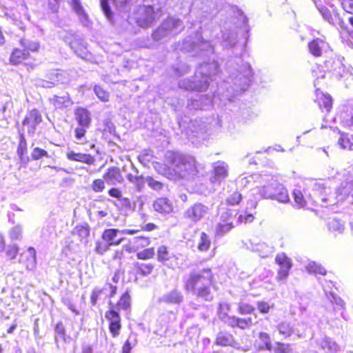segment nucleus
<instances>
[{"label": "nucleus", "mask_w": 353, "mask_h": 353, "mask_svg": "<svg viewBox=\"0 0 353 353\" xmlns=\"http://www.w3.org/2000/svg\"><path fill=\"white\" fill-rule=\"evenodd\" d=\"M120 232V230L114 228L105 229L101 234V239L108 243L110 246H117L124 240L123 237L119 238Z\"/></svg>", "instance_id": "aec40b11"}, {"label": "nucleus", "mask_w": 353, "mask_h": 353, "mask_svg": "<svg viewBox=\"0 0 353 353\" xmlns=\"http://www.w3.org/2000/svg\"><path fill=\"white\" fill-rule=\"evenodd\" d=\"M213 171L210 181L212 183H220L228 174V165L224 161H217L212 164Z\"/></svg>", "instance_id": "ddd939ff"}, {"label": "nucleus", "mask_w": 353, "mask_h": 353, "mask_svg": "<svg viewBox=\"0 0 353 353\" xmlns=\"http://www.w3.org/2000/svg\"><path fill=\"white\" fill-rule=\"evenodd\" d=\"M216 344L221 346H235V341L231 334L220 332L216 339Z\"/></svg>", "instance_id": "bb28decb"}, {"label": "nucleus", "mask_w": 353, "mask_h": 353, "mask_svg": "<svg viewBox=\"0 0 353 353\" xmlns=\"http://www.w3.org/2000/svg\"><path fill=\"white\" fill-rule=\"evenodd\" d=\"M115 205L125 212L134 210V203H132L128 198L121 196L117 200V203Z\"/></svg>", "instance_id": "58836bf2"}, {"label": "nucleus", "mask_w": 353, "mask_h": 353, "mask_svg": "<svg viewBox=\"0 0 353 353\" xmlns=\"http://www.w3.org/2000/svg\"><path fill=\"white\" fill-rule=\"evenodd\" d=\"M130 306L131 298L128 291L122 294L116 304H113L111 301L109 302V307L114 308L118 312L120 310L128 311L130 309Z\"/></svg>", "instance_id": "393cba45"}, {"label": "nucleus", "mask_w": 353, "mask_h": 353, "mask_svg": "<svg viewBox=\"0 0 353 353\" xmlns=\"http://www.w3.org/2000/svg\"><path fill=\"white\" fill-rule=\"evenodd\" d=\"M319 344L323 350L327 352H336L339 350V347L336 342L327 336L322 338L319 341Z\"/></svg>", "instance_id": "c85d7f7f"}, {"label": "nucleus", "mask_w": 353, "mask_h": 353, "mask_svg": "<svg viewBox=\"0 0 353 353\" xmlns=\"http://www.w3.org/2000/svg\"><path fill=\"white\" fill-rule=\"evenodd\" d=\"M211 208L201 202H196L187 208L183 216L191 223H196L204 219L210 212Z\"/></svg>", "instance_id": "1a4fd4ad"}, {"label": "nucleus", "mask_w": 353, "mask_h": 353, "mask_svg": "<svg viewBox=\"0 0 353 353\" xmlns=\"http://www.w3.org/2000/svg\"><path fill=\"white\" fill-rule=\"evenodd\" d=\"M70 5L74 12L78 16V18L81 24L86 27L89 26V17L85 12L80 0H71Z\"/></svg>", "instance_id": "4be33fe9"}, {"label": "nucleus", "mask_w": 353, "mask_h": 353, "mask_svg": "<svg viewBox=\"0 0 353 353\" xmlns=\"http://www.w3.org/2000/svg\"><path fill=\"white\" fill-rule=\"evenodd\" d=\"M306 270L310 273L319 274L321 275H325L327 272L325 269L321 264L314 261L310 262L306 266Z\"/></svg>", "instance_id": "a19ab883"}, {"label": "nucleus", "mask_w": 353, "mask_h": 353, "mask_svg": "<svg viewBox=\"0 0 353 353\" xmlns=\"http://www.w3.org/2000/svg\"><path fill=\"white\" fill-rule=\"evenodd\" d=\"M184 28L181 20L168 17L153 32L152 37L154 41L163 42L181 32Z\"/></svg>", "instance_id": "423d86ee"}, {"label": "nucleus", "mask_w": 353, "mask_h": 353, "mask_svg": "<svg viewBox=\"0 0 353 353\" xmlns=\"http://www.w3.org/2000/svg\"><path fill=\"white\" fill-rule=\"evenodd\" d=\"M248 250L256 252L262 258H266L274 252V248L265 242L254 243L252 241L246 244Z\"/></svg>", "instance_id": "f3484780"}, {"label": "nucleus", "mask_w": 353, "mask_h": 353, "mask_svg": "<svg viewBox=\"0 0 353 353\" xmlns=\"http://www.w3.org/2000/svg\"><path fill=\"white\" fill-rule=\"evenodd\" d=\"M31 157L33 160H39L43 157H49V155L45 150L37 147L32 149Z\"/></svg>", "instance_id": "13d9d810"}, {"label": "nucleus", "mask_w": 353, "mask_h": 353, "mask_svg": "<svg viewBox=\"0 0 353 353\" xmlns=\"http://www.w3.org/2000/svg\"><path fill=\"white\" fill-rule=\"evenodd\" d=\"M74 232L81 240L87 239L90 234V230L88 226L78 225L74 228Z\"/></svg>", "instance_id": "680f3d73"}, {"label": "nucleus", "mask_w": 353, "mask_h": 353, "mask_svg": "<svg viewBox=\"0 0 353 353\" xmlns=\"http://www.w3.org/2000/svg\"><path fill=\"white\" fill-rule=\"evenodd\" d=\"M68 160L79 161L86 163L88 165H92L94 163V158L89 154L76 153L74 151L68 152L66 154Z\"/></svg>", "instance_id": "a878e982"}, {"label": "nucleus", "mask_w": 353, "mask_h": 353, "mask_svg": "<svg viewBox=\"0 0 353 353\" xmlns=\"http://www.w3.org/2000/svg\"><path fill=\"white\" fill-rule=\"evenodd\" d=\"M233 65L232 62L228 63L229 77L218 85L214 99L218 96L222 101H232L236 95L248 89L252 77L250 65L243 63L240 58L236 65Z\"/></svg>", "instance_id": "f03ea898"}, {"label": "nucleus", "mask_w": 353, "mask_h": 353, "mask_svg": "<svg viewBox=\"0 0 353 353\" xmlns=\"http://www.w3.org/2000/svg\"><path fill=\"white\" fill-rule=\"evenodd\" d=\"M104 294V290L103 288H95L91 294L90 297V302L92 305H95L97 303L98 299L100 298V296Z\"/></svg>", "instance_id": "338daca9"}, {"label": "nucleus", "mask_w": 353, "mask_h": 353, "mask_svg": "<svg viewBox=\"0 0 353 353\" xmlns=\"http://www.w3.org/2000/svg\"><path fill=\"white\" fill-rule=\"evenodd\" d=\"M41 121L42 118L41 114L37 110L34 109L26 115L23 121V125L28 126V134L33 136L35 132L36 127Z\"/></svg>", "instance_id": "a211bd4d"}, {"label": "nucleus", "mask_w": 353, "mask_h": 353, "mask_svg": "<svg viewBox=\"0 0 353 353\" xmlns=\"http://www.w3.org/2000/svg\"><path fill=\"white\" fill-rule=\"evenodd\" d=\"M27 152V142L25 139L24 134L22 133L20 134L19 143L17 148V154L19 157L21 161H25V159L28 160V157H26Z\"/></svg>", "instance_id": "2f4dec72"}, {"label": "nucleus", "mask_w": 353, "mask_h": 353, "mask_svg": "<svg viewBox=\"0 0 353 353\" xmlns=\"http://www.w3.org/2000/svg\"><path fill=\"white\" fill-rule=\"evenodd\" d=\"M152 205L155 212L163 215L169 214L173 211L172 202L166 197L157 199Z\"/></svg>", "instance_id": "412c9836"}, {"label": "nucleus", "mask_w": 353, "mask_h": 353, "mask_svg": "<svg viewBox=\"0 0 353 353\" xmlns=\"http://www.w3.org/2000/svg\"><path fill=\"white\" fill-rule=\"evenodd\" d=\"M310 52L314 57H320L328 48V44L322 39H316L308 44Z\"/></svg>", "instance_id": "b1692460"}, {"label": "nucleus", "mask_w": 353, "mask_h": 353, "mask_svg": "<svg viewBox=\"0 0 353 353\" xmlns=\"http://www.w3.org/2000/svg\"><path fill=\"white\" fill-rule=\"evenodd\" d=\"M110 245L105 241H98L95 243L94 251L97 254L103 255L106 252H108Z\"/></svg>", "instance_id": "603ef678"}, {"label": "nucleus", "mask_w": 353, "mask_h": 353, "mask_svg": "<svg viewBox=\"0 0 353 353\" xmlns=\"http://www.w3.org/2000/svg\"><path fill=\"white\" fill-rule=\"evenodd\" d=\"M88 128L83 126L77 127L74 130L75 139L79 143H83L85 140V134Z\"/></svg>", "instance_id": "052dcab7"}, {"label": "nucleus", "mask_w": 353, "mask_h": 353, "mask_svg": "<svg viewBox=\"0 0 353 353\" xmlns=\"http://www.w3.org/2000/svg\"><path fill=\"white\" fill-rule=\"evenodd\" d=\"M172 254L165 246L161 245L159 247L157 250V259L163 263L167 259H169Z\"/></svg>", "instance_id": "5fc2aeb1"}, {"label": "nucleus", "mask_w": 353, "mask_h": 353, "mask_svg": "<svg viewBox=\"0 0 353 353\" xmlns=\"http://www.w3.org/2000/svg\"><path fill=\"white\" fill-rule=\"evenodd\" d=\"M29 53L26 50L16 48L12 52L10 61L12 64L17 65L21 63L24 59H27Z\"/></svg>", "instance_id": "c756f323"}, {"label": "nucleus", "mask_w": 353, "mask_h": 353, "mask_svg": "<svg viewBox=\"0 0 353 353\" xmlns=\"http://www.w3.org/2000/svg\"><path fill=\"white\" fill-rule=\"evenodd\" d=\"M117 10L120 12L128 13L132 6V0H112Z\"/></svg>", "instance_id": "4c0bfd02"}, {"label": "nucleus", "mask_w": 353, "mask_h": 353, "mask_svg": "<svg viewBox=\"0 0 353 353\" xmlns=\"http://www.w3.org/2000/svg\"><path fill=\"white\" fill-rule=\"evenodd\" d=\"M341 123L345 127L353 130V111L350 114L346 112L342 113L340 117Z\"/></svg>", "instance_id": "a18cd8bd"}, {"label": "nucleus", "mask_w": 353, "mask_h": 353, "mask_svg": "<svg viewBox=\"0 0 353 353\" xmlns=\"http://www.w3.org/2000/svg\"><path fill=\"white\" fill-rule=\"evenodd\" d=\"M100 3L103 14L110 21H112L113 19L114 14L111 10L109 0H100Z\"/></svg>", "instance_id": "3c124183"}, {"label": "nucleus", "mask_w": 353, "mask_h": 353, "mask_svg": "<svg viewBox=\"0 0 353 353\" xmlns=\"http://www.w3.org/2000/svg\"><path fill=\"white\" fill-rule=\"evenodd\" d=\"M134 18L139 27L147 28L155 21L157 13L152 6L142 5L134 11Z\"/></svg>", "instance_id": "0eeeda50"}, {"label": "nucleus", "mask_w": 353, "mask_h": 353, "mask_svg": "<svg viewBox=\"0 0 353 353\" xmlns=\"http://www.w3.org/2000/svg\"><path fill=\"white\" fill-rule=\"evenodd\" d=\"M293 197L294 202L299 205V208L304 207L306 205L307 201H311V199H308V197L305 196L304 189L303 190L295 189L293 191Z\"/></svg>", "instance_id": "72a5a7b5"}, {"label": "nucleus", "mask_w": 353, "mask_h": 353, "mask_svg": "<svg viewBox=\"0 0 353 353\" xmlns=\"http://www.w3.org/2000/svg\"><path fill=\"white\" fill-rule=\"evenodd\" d=\"M263 174H254L248 176L240 177L238 179L237 183L242 187L248 186L250 183L254 181L255 180H258L259 183H260V179L257 176H261Z\"/></svg>", "instance_id": "de8ad7c7"}, {"label": "nucleus", "mask_w": 353, "mask_h": 353, "mask_svg": "<svg viewBox=\"0 0 353 353\" xmlns=\"http://www.w3.org/2000/svg\"><path fill=\"white\" fill-rule=\"evenodd\" d=\"M324 65L327 71L332 74L337 79L343 77L347 73V70L343 63L342 59L340 57H335L331 58L325 61Z\"/></svg>", "instance_id": "9b49d317"}, {"label": "nucleus", "mask_w": 353, "mask_h": 353, "mask_svg": "<svg viewBox=\"0 0 353 353\" xmlns=\"http://www.w3.org/2000/svg\"><path fill=\"white\" fill-rule=\"evenodd\" d=\"M179 261L180 259L176 254H172L169 259H167L163 264L170 268L175 269L176 268H179L181 265Z\"/></svg>", "instance_id": "8fccbe9b"}, {"label": "nucleus", "mask_w": 353, "mask_h": 353, "mask_svg": "<svg viewBox=\"0 0 353 353\" xmlns=\"http://www.w3.org/2000/svg\"><path fill=\"white\" fill-rule=\"evenodd\" d=\"M28 254V259L27 261L26 268L27 269L32 270L35 267L36 265V251L35 250L30 247L27 250Z\"/></svg>", "instance_id": "09e8293b"}, {"label": "nucleus", "mask_w": 353, "mask_h": 353, "mask_svg": "<svg viewBox=\"0 0 353 353\" xmlns=\"http://www.w3.org/2000/svg\"><path fill=\"white\" fill-rule=\"evenodd\" d=\"M214 281V274L211 268H204L191 271L186 278L183 279V288L191 292L197 299L204 301H212L213 294L211 286Z\"/></svg>", "instance_id": "7ed1b4c3"}, {"label": "nucleus", "mask_w": 353, "mask_h": 353, "mask_svg": "<svg viewBox=\"0 0 353 353\" xmlns=\"http://www.w3.org/2000/svg\"><path fill=\"white\" fill-rule=\"evenodd\" d=\"M105 319L109 322V330L112 337H117L121 329V316L114 308L109 307L105 314Z\"/></svg>", "instance_id": "f8f14e48"}, {"label": "nucleus", "mask_w": 353, "mask_h": 353, "mask_svg": "<svg viewBox=\"0 0 353 353\" xmlns=\"http://www.w3.org/2000/svg\"><path fill=\"white\" fill-rule=\"evenodd\" d=\"M259 339L263 343L264 347H261V350H267L269 351L272 350V343L270 337L268 334L265 332H260L259 336Z\"/></svg>", "instance_id": "6e6d98bb"}, {"label": "nucleus", "mask_w": 353, "mask_h": 353, "mask_svg": "<svg viewBox=\"0 0 353 353\" xmlns=\"http://www.w3.org/2000/svg\"><path fill=\"white\" fill-rule=\"evenodd\" d=\"M154 256V248H147L141 252H137V257L141 260H147L153 258Z\"/></svg>", "instance_id": "bf43d9fd"}, {"label": "nucleus", "mask_w": 353, "mask_h": 353, "mask_svg": "<svg viewBox=\"0 0 353 353\" xmlns=\"http://www.w3.org/2000/svg\"><path fill=\"white\" fill-rule=\"evenodd\" d=\"M173 70L176 77H180L187 74L190 67L185 63L179 62L173 66Z\"/></svg>", "instance_id": "49530a36"}, {"label": "nucleus", "mask_w": 353, "mask_h": 353, "mask_svg": "<svg viewBox=\"0 0 353 353\" xmlns=\"http://www.w3.org/2000/svg\"><path fill=\"white\" fill-rule=\"evenodd\" d=\"M230 308V305L226 302H223L219 304L218 308V315L219 318L222 320L224 319L223 317L228 316V312H229Z\"/></svg>", "instance_id": "69168bd1"}, {"label": "nucleus", "mask_w": 353, "mask_h": 353, "mask_svg": "<svg viewBox=\"0 0 353 353\" xmlns=\"http://www.w3.org/2000/svg\"><path fill=\"white\" fill-rule=\"evenodd\" d=\"M145 183L148 185L157 192H160L163 190L165 188L167 189V185L164 183L156 180L155 179L151 176H147L145 179Z\"/></svg>", "instance_id": "ea45409f"}, {"label": "nucleus", "mask_w": 353, "mask_h": 353, "mask_svg": "<svg viewBox=\"0 0 353 353\" xmlns=\"http://www.w3.org/2000/svg\"><path fill=\"white\" fill-rule=\"evenodd\" d=\"M54 342L57 347L59 348L60 341L66 342V330L62 322L57 323L54 326Z\"/></svg>", "instance_id": "cd10ccee"}, {"label": "nucleus", "mask_w": 353, "mask_h": 353, "mask_svg": "<svg viewBox=\"0 0 353 353\" xmlns=\"http://www.w3.org/2000/svg\"><path fill=\"white\" fill-rule=\"evenodd\" d=\"M238 311L241 314H252L254 311V307L248 303H240L239 304Z\"/></svg>", "instance_id": "774afa93"}, {"label": "nucleus", "mask_w": 353, "mask_h": 353, "mask_svg": "<svg viewBox=\"0 0 353 353\" xmlns=\"http://www.w3.org/2000/svg\"><path fill=\"white\" fill-rule=\"evenodd\" d=\"M276 329L284 338L289 337L294 332L292 327L287 322H281L276 326Z\"/></svg>", "instance_id": "79ce46f5"}, {"label": "nucleus", "mask_w": 353, "mask_h": 353, "mask_svg": "<svg viewBox=\"0 0 353 353\" xmlns=\"http://www.w3.org/2000/svg\"><path fill=\"white\" fill-rule=\"evenodd\" d=\"M338 144L342 149L350 150L353 147V141L349 137L347 134L342 133L338 141Z\"/></svg>", "instance_id": "c03bdc74"}, {"label": "nucleus", "mask_w": 353, "mask_h": 353, "mask_svg": "<svg viewBox=\"0 0 353 353\" xmlns=\"http://www.w3.org/2000/svg\"><path fill=\"white\" fill-rule=\"evenodd\" d=\"M212 101V97L209 95H196L188 101L187 106L190 110H205L211 106Z\"/></svg>", "instance_id": "dca6fc26"}, {"label": "nucleus", "mask_w": 353, "mask_h": 353, "mask_svg": "<svg viewBox=\"0 0 353 353\" xmlns=\"http://www.w3.org/2000/svg\"><path fill=\"white\" fill-rule=\"evenodd\" d=\"M75 119L79 126L89 128L91 123V114L85 108L79 107L74 112Z\"/></svg>", "instance_id": "5701e85b"}, {"label": "nucleus", "mask_w": 353, "mask_h": 353, "mask_svg": "<svg viewBox=\"0 0 353 353\" xmlns=\"http://www.w3.org/2000/svg\"><path fill=\"white\" fill-rule=\"evenodd\" d=\"M184 301V296L182 292L178 288H174L158 299L159 303H166L169 305H181Z\"/></svg>", "instance_id": "4468645a"}, {"label": "nucleus", "mask_w": 353, "mask_h": 353, "mask_svg": "<svg viewBox=\"0 0 353 353\" xmlns=\"http://www.w3.org/2000/svg\"><path fill=\"white\" fill-rule=\"evenodd\" d=\"M203 25L201 32H196L194 37H186L181 46V49L190 52L192 56H201L209 57V62H203L197 69L193 81L190 79L181 80L179 82L180 88L202 92L207 90L209 86V81H215L219 73V64L214 60V46L212 40H205L203 36L211 39L218 37L219 32H222L221 44L225 48H232L237 45L240 39H243L242 46H245L248 39L249 26L248 19L243 14H239V24L232 26L227 23L221 30L216 25L217 21H214L210 16V21L205 23L202 19L200 21Z\"/></svg>", "instance_id": "f257e3e1"}, {"label": "nucleus", "mask_w": 353, "mask_h": 353, "mask_svg": "<svg viewBox=\"0 0 353 353\" xmlns=\"http://www.w3.org/2000/svg\"><path fill=\"white\" fill-rule=\"evenodd\" d=\"M327 188L324 183L314 179H309L305 182L304 192L311 201L316 203V199H319L325 202L327 199L325 195L327 192Z\"/></svg>", "instance_id": "6e6552de"}, {"label": "nucleus", "mask_w": 353, "mask_h": 353, "mask_svg": "<svg viewBox=\"0 0 353 353\" xmlns=\"http://www.w3.org/2000/svg\"><path fill=\"white\" fill-rule=\"evenodd\" d=\"M275 261L279 266L276 279L278 281H284L292 267V261L285 253H280L276 256Z\"/></svg>", "instance_id": "9d476101"}, {"label": "nucleus", "mask_w": 353, "mask_h": 353, "mask_svg": "<svg viewBox=\"0 0 353 353\" xmlns=\"http://www.w3.org/2000/svg\"><path fill=\"white\" fill-rule=\"evenodd\" d=\"M134 265L137 272L142 276L150 274L154 269V265L152 263L137 262Z\"/></svg>", "instance_id": "e433bc0d"}, {"label": "nucleus", "mask_w": 353, "mask_h": 353, "mask_svg": "<svg viewBox=\"0 0 353 353\" xmlns=\"http://www.w3.org/2000/svg\"><path fill=\"white\" fill-rule=\"evenodd\" d=\"M260 179V186L252 190V194L255 199H272L280 203L290 201L288 192L285 187L280 183L277 178L270 174H263L258 176Z\"/></svg>", "instance_id": "20e7f679"}, {"label": "nucleus", "mask_w": 353, "mask_h": 353, "mask_svg": "<svg viewBox=\"0 0 353 353\" xmlns=\"http://www.w3.org/2000/svg\"><path fill=\"white\" fill-rule=\"evenodd\" d=\"M317 92V101L321 109L323 108L325 109L327 112H329L332 108V97L330 95L325 94L323 93L319 94Z\"/></svg>", "instance_id": "473e14b6"}, {"label": "nucleus", "mask_w": 353, "mask_h": 353, "mask_svg": "<svg viewBox=\"0 0 353 353\" xmlns=\"http://www.w3.org/2000/svg\"><path fill=\"white\" fill-rule=\"evenodd\" d=\"M233 228V221L228 212L223 213L217 223L215 232L216 236H223Z\"/></svg>", "instance_id": "2eb2a0df"}, {"label": "nucleus", "mask_w": 353, "mask_h": 353, "mask_svg": "<svg viewBox=\"0 0 353 353\" xmlns=\"http://www.w3.org/2000/svg\"><path fill=\"white\" fill-rule=\"evenodd\" d=\"M50 101L55 106L56 108H62L63 107H68L70 105V99L68 94L61 97L54 95Z\"/></svg>", "instance_id": "f704fd0d"}, {"label": "nucleus", "mask_w": 353, "mask_h": 353, "mask_svg": "<svg viewBox=\"0 0 353 353\" xmlns=\"http://www.w3.org/2000/svg\"><path fill=\"white\" fill-rule=\"evenodd\" d=\"M252 325V319L250 317L243 319L238 318L236 327L244 330L250 327Z\"/></svg>", "instance_id": "0e129e2a"}, {"label": "nucleus", "mask_w": 353, "mask_h": 353, "mask_svg": "<svg viewBox=\"0 0 353 353\" xmlns=\"http://www.w3.org/2000/svg\"><path fill=\"white\" fill-rule=\"evenodd\" d=\"M103 179L108 185H111L122 184L124 181L121 170L117 167L108 168L107 172L103 174Z\"/></svg>", "instance_id": "6ab92c4d"}, {"label": "nucleus", "mask_w": 353, "mask_h": 353, "mask_svg": "<svg viewBox=\"0 0 353 353\" xmlns=\"http://www.w3.org/2000/svg\"><path fill=\"white\" fill-rule=\"evenodd\" d=\"M94 92L97 97L103 102H107L109 100V93L103 90L100 85H95Z\"/></svg>", "instance_id": "4d7b16f0"}, {"label": "nucleus", "mask_w": 353, "mask_h": 353, "mask_svg": "<svg viewBox=\"0 0 353 353\" xmlns=\"http://www.w3.org/2000/svg\"><path fill=\"white\" fill-rule=\"evenodd\" d=\"M210 244L211 240L210 236L204 232H202L200 234V237L197 243L198 250L201 252H205L209 249Z\"/></svg>", "instance_id": "c9c22d12"}, {"label": "nucleus", "mask_w": 353, "mask_h": 353, "mask_svg": "<svg viewBox=\"0 0 353 353\" xmlns=\"http://www.w3.org/2000/svg\"><path fill=\"white\" fill-rule=\"evenodd\" d=\"M175 173L181 178L191 179L199 176L204 167L199 164L194 157L178 152L168 151L165 155Z\"/></svg>", "instance_id": "39448f33"}, {"label": "nucleus", "mask_w": 353, "mask_h": 353, "mask_svg": "<svg viewBox=\"0 0 353 353\" xmlns=\"http://www.w3.org/2000/svg\"><path fill=\"white\" fill-rule=\"evenodd\" d=\"M319 12L323 17V19L327 21L329 23L332 25H334L336 22V21L339 19V14L337 13H334V14H332L330 10L325 7V6H321L318 8Z\"/></svg>", "instance_id": "7c9ffc66"}, {"label": "nucleus", "mask_w": 353, "mask_h": 353, "mask_svg": "<svg viewBox=\"0 0 353 353\" xmlns=\"http://www.w3.org/2000/svg\"><path fill=\"white\" fill-rule=\"evenodd\" d=\"M21 46L23 47V50H26L27 52H37L39 49V43L37 41H30L28 39H23L20 41Z\"/></svg>", "instance_id": "37998d69"}, {"label": "nucleus", "mask_w": 353, "mask_h": 353, "mask_svg": "<svg viewBox=\"0 0 353 353\" xmlns=\"http://www.w3.org/2000/svg\"><path fill=\"white\" fill-rule=\"evenodd\" d=\"M328 228L331 231L342 232L344 230V224L341 221L333 219L329 221Z\"/></svg>", "instance_id": "864d4df0"}, {"label": "nucleus", "mask_w": 353, "mask_h": 353, "mask_svg": "<svg viewBox=\"0 0 353 353\" xmlns=\"http://www.w3.org/2000/svg\"><path fill=\"white\" fill-rule=\"evenodd\" d=\"M70 48L79 57H81L82 59H85L87 57V50L84 46H77L76 42H74L70 43Z\"/></svg>", "instance_id": "e2e57ef3"}]
</instances>
